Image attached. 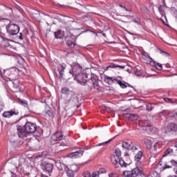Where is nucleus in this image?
I'll list each match as a JSON object with an SVG mask.
<instances>
[{
  "label": "nucleus",
  "mask_w": 177,
  "mask_h": 177,
  "mask_svg": "<svg viewBox=\"0 0 177 177\" xmlns=\"http://www.w3.org/2000/svg\"><path fill=\"white\" fill-rule=\"evenodd\" d=\"M109 177H113V176H111V174H109Z\"/></svg>",
  "instance_id": "6e6d98bb"
},
{
  "label": "nucleus",
  "mask_w": 177,
  "mask_h": 177,
  "mask_svg": "<svg viewBox=\"0 0 177 177\" xmlns=\"http://www.w3.org/2000/svg\"><path fill=\"white\" fill-rule=\"evenodd\" d=\"M8 9H9V10H10V12H12V8H8Z\"/></svg>",
  "instance_id": "8fccbe9b"
},
{
  "label": "nucleus",
  "mask_w": 177,
  "mask_h": 177,
  "mask_svg": "<svg viewBox=\"0 0 177 177\" xmlns=\"http://www.w3.org/2000/svg\"><path fill=\"white\" fill-rule=\"evenodd\" d=\"M143 156V151H139L137 154L135 156V160L139 163L140 160L142 159V156Z\"/></svg>",
  "instance_id": "2eb2a0df"
},
{
  "label": "nucleus",
  "mask_w": 177,
  "mask_h": 177,
  "mask_svg": "<svg viewBox=\"0 0 177 177\" xmlns=\"http://www.w3.org/2000/svg\"><path fill=\"white\" fill-rule=\"evenodd\" d=\"M171 162L172 165H174V167H176V168H177V162L176 161L172 160L171 161Z\"/></svg>",
  "instance_id": "72a5a7b5"
},
{
  "label": "nucleus",
  "mask_w": 177,
  "mask_h": 177,
  "mask_svg": "<svg viewBox=\"0 0 177 177\" xmlns=\"http://www.w3.org/2000/svg\"><path fill=\"white\" fill-rule=\"evenodd\" d=\"M120 158H117V156H115V155H113L111 157V162H113V164H114V165H115L116 167H118V161H119Z\"/></svg>",
  "instance_id": "4468645a"
},
{
  "label": "nucleus",
  "mask_w": 177,
  "mask_h": 177,
  "mask_svg": "<svg viewBox=\"0 0 177 177\" xmlns=\"http://www.w3.org/2000/svg\"><path fill=\"white\" fill-rule=\"evenodd\" d=\"M115 156L118 158H120V157H121V151H120V149H115Z\"/></svg>",
  "instance_id": "b1692460"
},
{
  "label": "nucleus",
  "mask_w": 177,
  "mask_h": 177,
  "mask_svg": "<svg viewBox=\"0 0 177 177\" xmlns=\"http://www.w3.org/2000/svg\"><path fill=\"white\" fill-rule=\"evenodd\" d=\"M121 68H125L124 66H120Z\"/></svg>",
  "instance_id": "5fc2aeb1"
},
{
  "label": "nucleus",
  "mask_w": 177,
  "mask_h": 177,
  "mask_svg": "<svg viewBox=\"0 0 177 177\" xmlns=\"http://www.w3.org/2000/svg\"><path fill=\"white\" fill-rule=\"evenodd\" d=\"M66 64H59L57 70L55 71V75L57 78H59V80H62L63 78V75H64V70H66Z\"/></svg>",
  "instance_id": "423d86ee"
},
{
  "label": "nucleus",
  "mask_w": 177,
  "mask_h": 177,
  "mask_svg": "<svg viewBox=\"0 0 177 177\" xmlns=\"http://www.w3.org/2000/svg\"><path fill=\"white\" fill-rule=\"evenodd\" d=\"M162 168H163V169H168V168H172V167H171L168 165H165Z\"/></svg>",
  "instance_id": "c9c22d12"
},
{
  "label": "nucleus",
  "mask_w": 177,
  "mask_h": 177,
  "mask_svg": "<svg viewBox=\"0 0 177 177\" xmlns=\"http://www.w3.org/2000/svg\"><path fill=\"white\" fill-rule=\"evenodd\" d=\"M131 145H132V142L129 144L127 142H123L122 147H123V149H126V150H130Z\"/></svg>",
  "instance_id": "dca6fc26"
},
{
  "label": "nucleus",
  "mask_w": 177,
  "mask_h": 177,
  "mask_svg": "<svg viewBox=\"0 0 177 177\" xmlns=\"http://www.w3.org/2000/svg\"><path fill=\"white\" fill-rule=\"evenodd\" d=\"M103 37H106V33H102Z\"/></svg>",
  "instance_id": "09e8293b"
},
{
  "label": "nucleus",
  "mask_w": 177,
  "mask_h": 177,
  "mask_svg": "<svg viewBox=\"0 0 177 177\" xmlns=\"http://www.w3.org/2000/svg\"><path fill=\"white\" fill-rule=\"evenodd\" d=\"M126 84L127 85V86H129V88H133V89H134L135 91V88H133V86H132L131 84H128V83H126Z\"/></svg>",
  "instance_id": "37998d69"
},
{
  "label": "nucleus",
  "mask_w": 177,
  "mask_h": 177,
  "mask_svg": "<svg viewBox=\"0 0 177 177\" xmlns=\"http://www.w3.org/2000/svg\"><path fill=\"white\" fill-rule=\"evenodd\" d=\"M77 169V165H72L71 167V169L66 165H61L62 171H65L68 177H74V171H77V169Z\"/></svg>",
  "instance_id": "39448f33"
},
{
  "label": "nucleus",
  "mask_w": 177,
  "mask_h": 177,
  "mask_svg": "<svg viewBox=\"0 0 177 177\" xmlns=\"http://www.w3.org/2000/svg\"><path fill=\"white\" fill-rule=\"evenodd\" d=\"M19 104H21L24 107H28V101L26 100H20Z\"/></svg>",
  "instance_id": "a211bd4d"
},
{
  "label": "nucleus",
  "mask_w": 177,
  "mask_h": 177,
  "mask_svg": "<svg viewBox=\"0 0 177 177\" xmlns=\"http://www.w3.org/2000/svg\"><path fill=\"white\" fill-rule=\"evenodd\" d=\"M147 59L149 62V63H151V61L153 60V59H151V57H150L149 56L147 57Z\"/></svg>",
  "instance_id": "4c0bfd02"
},
{
  "label": "nucleus",
  "mask_w": 177,
  "mask_h": 177,
  "mask_svg": "<svg viewBox=\"0 0 177 177\" xmlns=\"http://www.w3.org/2000/svg\"><path fill=\"white\" fill-rule=\"evenodd\" d=\"M97 172H98L100 175H102V174H106V172H107V170H106V169L104 168H101Z\"/></svg>",
  "instance_id": "bb28decb"
},
{
  "label": "nucleus",
  "mask_w": 177,
  "mask_h": 177,
  "mask_svg": "<svg viewBox=\"0 0 177 177\" xmlns=\"http://www.w3.org/2000/svg\"><path fill=\"white\" fill-rule=\"evenodd\" d=\"M84 156V149H80L75 152H72L68 155L70 158H78V157H82Z\"/></svg>",
  "instance_id": "1a4fd4ad"
},
{
  "label": "nucleus",
  "mask_w": 177,
  "mask_h": 177,
  "mask_svg": "<svg viewBox=\"0 0 177 177\" xmlns=\"http://www.w3.org/2000/svg\"><path fill=\"white\" fill-rule=\"evenodd\" d=\"M174 118H176V120H177V113H174Z\"/></svg>",
  "instance_id": "de8ad7c7"
},
{
  "label": "nucleus",
  "mask_w": 177,
  "mask_h": 177,
  "mask_svg": "<svg viewBox=\"0 0 177 177\" xmlns=\"http://www.w3.org/2000/svg\"><path fill=\"white\" fill-rule=\"evenodd\" d=\"M155 67L157 68V70H162V65L160 63H156Z\"/></svg>",
  "instance_id": "a878e982"
},
{
  "label": "nucleus",
  "mask_w": 177,
  "mask_h": 177,
  "mask_svg": "<svg viewBox=\"0 0 177 177\" xmlns=\"http://www.w3.org/2000/svg\"><path fill=\"white\" fill-rule=\"evenodd\" d=\"M143 122H140V125L143 127H149L148 124H142Z\"/></svg>",
  "instance_id": "79ce46f5"
},
{
  "label": "nucleus",
  "mask_w": 177,
  "mask_h": 177,
  "mask_svg": "<svg viewBox=\"0 0 177 177\" xmlns=\"http://www.w3.org/2000/svg\"><path fill=\"white\" fill-rule=\"evenodd\" d=\"M159 12L162 16H165V12H164V11L159 9Z\"/></svg>",
  "instance_id": "58836bf2"
},
{
  "label": "nucleus",
  "mask_w": 177,
  "mask_h": 177,
  "mask_svg": "<svg viewBox=\"0 0 177 177\" xmlns=\"http://www.w3.org/2000/svg\"><path fill=\"white\" fill-rule=\"evenodd\" d=\"M17 131L19 138L24 139V138H27V135L29 133H34V132L37 131V124L28 122L24 127L19 126L17 128Z\"/></svg>",
  "instance_id": "f03ea898"
},
{
  "label": "nucleus",
  "mask_w": 177,
  "mask_h": 177,
  "mask_svg": "<svg viewBox=\"0 0 177 177\" xmlns=\"http://www.w3.org/2000/svg\"><path fill=\"white\" fill-rule=\"evenodd\" d=\"M100 176V174H99V172L97 171H94L92 174V176L91 177H99Z\"/></svg>",
  "instance_id": "2f4dec72"
},
{
  "label": "nucleus",
  "mask_w": 177,
  "mask_h": 177,
  "mask_svg": "<svg viewBox=\"0 0 177 177\" xmlns=\"http://www.w3.org/2000/svg\"><path fill=\"white\" fill-rule=\"evenodd\" d=\"M64 135L63 133L58 131L56 132L53 136L52 140L54 141L64 140Z\"/></svg>",
  "instance_id": "9d476101"
},
{
  "label": "nucleus",
  "mask_w": 177,
  "mask_h": 177,
  "mask_svg": "<svg viewBox=\"0 0 177 177\" xmlns=\"http://www.w3.org/2000/svg\"><path fill=\"white\" fill-rule=\"evenodd\" d=\"M171 131H173L174 132H177V124L171 123L166 127L162 129V132H164L165 133H169V132H171Z\"/></svg>",
  "instance_id": "6e6552de"
},
{
  "label": "nucleus",
  "mask_w": 177,
  "mask_h": 177,
  "mask_svg": "<svg viewBox=\"0 0 177 177\" xmlns=\"http://www.w3.org/2000/svg\"><path fill=\"white\" fill-rule=\"evenodd\" d=\"M164 100L165 102H167V103H169V102H171V99H169V98H164Z\"/></svg>",
  "instance_id": "a19ab883"
},
{
  "label": "nucleus",
  "mask_w": 177,
  "mask_h": 177,
  "mask_svg": "<svg viewBox=\"0 0 177 177\" xmlns=\"http://www.w3.org/2000/svg\"><path fill=\"white\" fill-rule=\"evenodd\" d=\"M62 93L64 95H67L68 93H70V89L68 88L65 87L62 88Z\"/></svg>",
  "instance_id": "412c9836"
},
{
  "label": "nucleus",
  "mask_w": 177,
  "mask_h": 177,
  "mask_svg": "<svg viewBox=\"0 0 177 177\" xmlns=\"http://www.w3.org/2000/svg\"><path fill=\"white\" fill-rule=\"evenodd\" d=\"M41 177H48V176L42 175Z\"/></svg>",
  "instance_id": "864d4df0"
},
{
  "label": "nucleus",
  "mask_w": 177,
  "mask_h": 177,
  "mask_svg": "<svg viewBox=\"0 0 177 177\" xmlns=\"http://www.w3.org/2000/svg\"><path fill=\"white\" fill-rule=\"evenodd\" d=\"M6 31L10 35H16L20 31V27L15 24H8L6 26Z\"/></svg>",
  "instance_id": "20e7f679"
},
{
  "label": "nucleus",
  "mask_w": 177,
  "mask_h": 177,
  "mask_svg": "<svg viewBox=\"0 0 177 177\" xmlns=\"http://www.w3.org/2000/svg\"><path fill=\"white\" fill-rule=\"evenodd\" d=\"M124 156H128V153H124Z\"/></svg>",
  "instance_id": "4d7b16f0"
},
{
  "label": "nucleus",
  "mask_w": 177,
  "mask_h": 177,
  "mask_svg": "<svg viewBox=\"0 0 177 177\" xmlns=\"http://www.w3.org/2000/svg\"><path fill=\"white\" fill-rule=\"evenodd\" d=\"M82 71V66L78 63H73L72 64V70L69 71V74L72 75V77H75L77 82L80 85L86 86V89L91 92L92 89H96V91H100V86L99 85V79L95 74H91V78L88 80V75L81 73Z\"/></svg>",
  "instance_id": "f257e3e1"
},
{
  "label": "nucleus",
  "mask_w": 177,
  "mask_h": 177,
  "mask_svg": "<svg viewBox=\"0 0 177 177\" xmlns=\"http://www.w3.org/2000/svg\"><path fill=\"white\" fill-rule=\"evenodd\" d=\"M83 177H92V175H91V173L89 171H84L82 173Z\"/></svg>",
  "instance_id": "393cba45"
},
{
  "label": "nucleus",
  "mask_w": 177,
  "mask_h": 177,
  "mask_svg": "<svg viewBox=\"0 0 177 177\" xmlns=\"http://www.w3.org/2000/svg\"><path fill=\"white\" fill-rule=\"evenodd\" d=\"M3 110V104L0 102V111H2Z\"/></svg>",
  "instance_id": "e433bc0d"
},
{
  "label": "nucleus",
  "mask_w": 177,
  "mask_h": 177,
  "mask_svg": "<svg viewBox=\"0 0 177 177\" xmlns=\"http://www.w3.org/2000/svg\"><path fill=\"white\" fill-rule=\"evenodd\" d=\"M123 176L124 177H146V175L143 174L142 167L137 166V167L132 170H126L123 171Z\"/></svg>",
  "instance_id": "7ed1b4c3"
},
{
  "label": "nucleus",
  "mask_w": 177,
  "mask_h": 177,
  "mask_svg": "<svg viewBox=\"0 0 177 177\" xmlns=\"http://www.w3.org/2000/svg\"><path fill=\"white\" fill-rule=\"evenodd\" d=\"M118 164H120V167H127L128 163L125 162V161L122 158H119Z\"/></svg>",
  "instance_id": "6ab92c4d"
},
{
  "label": "nucleus",
  "mask_w": 177,
  "mask_h": 177,
  "mask_svg": "<svg viewBox=\"0 0 177 177\" xmlns=\"http://www.w3.org/2000/svg\"><path fill=\"white\" fill-rule=\"evenodd\" d=\"M116 82L117 84H118V85H120V88H122V89H125L128 86H127V83H124L121 80H117Z\"/></svg>",
  "instance_id": "f3484780"
},
{
  "label": "nucleus",
  "mask_w": 177,
  "mask_h": 177,
  "mask_svg": "<svg viewBox=\"0 0 177 177\" xmlns=\"http://www.w3.org/2000/svg\"><path fill=\"white\" fill-rule=\"evenodd\" d=\"M12 115H19V111H6L3 113V117L5 118H10Z\"/></svg>",
  "instance_id": "9b49d317"
},
{
  "label": "nucleus",
  "mask_w": 177,
  "mask_h": 177,
  "mask_svg": "<svg viewBox=\"0 0 177 177\" xmlns=\"http://www.w3.org/2000/svg\"><path fill=\"white\" fill-rule=\"evenodd\" d=\"M134 23H136V24H138V26L140 24V19L139 18H135L133 19Z\"/></svg>",
  "instance_id": "7c9ffc66"
},
{
  "label": "nucleus",
  "mask_w": 177,
  "mask_h": 177,
  "mask_svg": "<svg viewBox=\"0 0 177 177\" xmlns=\"http://www.w3.org/2000/svg\"><path fill=\"white\" fill-rule=\"evenodd\" d=\"M104 109H105V110H107V109H109V107L104 106Z\"/></svg>",
  "instance_id": "3c124183"
},
{
  "label": "nucleus",
  "mask_w": 177,
  "mask_h": 177,
  "mask_svg": "<svg viewBox=\"0 0 177 177\" xmlns=\"http://www.w3.org/2000/svg\"><path fill=\"white\" fill-rule=\"evenodd\" d=\"M130 150H132L133 151H138V145H136L133 142H131V146L130 147Z\"/></svg>",
  "instance_id": "aec40b11"
},
{
  "label": "nucleus",
  "mask_w": 177,
  "mask_h": 177,
  "mask_svg": "<svg viewBox=\"0 0 177 177\" xmlns=\"http://www.w3.org/2000/svg\"><path fill=\"white\" fill-rule=\"evenodd\" d=\"M141 142L144 143L145 146H148L149 147H151V139L150 138H142Z\"/></svg>",
  "instance_id": "ddd939ff"
},
{
  "label": "nucleus",
  "mask_w": 177,
  "mask_h": 177,
  "mask_svg": "<svg viewBox=\"0 0 177 177\" xmlns=\"http://www.w3.org/2000/svg\"><path fill=\"white\" fill-rule=\"evenodd\" d=\"M159 52L160 55H162V56H169V54L162 50H159Z\"/></svg>",
  "instance_id": "c85d7f7f"
},
{
  "label": "nucleus",
  "mask_w": 177,
  "mask_h": 177,
  "mask_svg": "<svg viewBox=\"0 0 177 177\" xmlns=\"http://www.w3.org/2000/svg\"><path fill=\"white\" fill-rule=\"evenodd\" d=\"M163 113H165V111H163L161 112L160 114H163Z\"/></svg>",
  "instance_id": "603ef678"
},
{
  "label": "nucleus",
  "mask_w": 177,
  "mask_h": 177,
  "mask_svg": "<svg viewBox=\"0 0 177 177\" xmlns=\"http://www.w3.org/2000/svg\"><path fill=\"white\" fill-rule=\"evenodd\" d=\"M172 151H174V150L172 149H167L164 155L162 156V157H167V156H168V154H171V153H172Z\"/></svg>",
  "instance_id": "4be33fe9"
},
{
  "label": "nucleus",
  "mask_w": 177,
  "mask_h": 177,
  "mask_svg": "<svg viewBox=\"0 0 177 177\" xmlns=\"http://www.w3.org/2000/svg\"><path fill=\"white\" fill-rule=\"evenodd\" d=\"M120 8H123V9H124V10H126V12H128V9H127V8H125V6H122V5L120 6Z\"/></svg>",
  "instance_id": "c03bdc74"
},
{
  "label": "nucleus",
  "mask_w": 177,
  "mask_h": 177,
  "mask_svg": "<svg viewBox=\"0 0 177 177\" xmlns=\"http://www.w3.org/2000/svg\"><path fill=\"white\" fill-rule=\"evenodd\" d=\"M126 115H129V118H135L136 117L135 114L129 115V113H126Z\"/></svg>",
  "instance_id": "f704fd0d"
},
{
  "label": "nucleus",
  "mask_w": 177,
  "mask_h": 177,
  "mask_svg": "<svg viewBox=\"0 0 177 177\" xmlns=\"http://www.w3.org/2000/svg\"><path fill=\"white\" fill-rule=\"evenodd\" d=\"M19 38L21 41H22L23 39V33H19Z\"/></svg>",
  "instance_id": "ea45409f"
},
{
  "label": "nucleus",
  "mask_w": 177,
  "mask_h": 177,
  "mask_svg": "<svg viewBox=\"0 0 177 177\" xmlns=\"http://www.w3.org/2000/svg\"><path fill=\"white\" fill-rule=\"evenodd\" d=\"M110 142H111V140H109L108 141H106V142H102V143H100L98 144L97 146H104V145H107V143H110Z\"/></svg>",
  "instance_id": "c756f323"
},
{
  "label": "nucleus",
  "mask_w": 177,
  "mask_h": 177,
  "mask_svg": "<svg viewBox=\"0 0 177 177\" xmlns=\"http://www.w3.org/2000/svg\"><path fill=\"white\" fill-rule=\"evenodd\" d=\"M153 109L154 107H153V104H147V110H148V111H151Z\"/></svg>",
  "instance_id": "cd10ccee"
},
{
  "label": "nucleus",
  "mask_w": 177,
  "mask_h": 177,
  "mask_svg": "<svg viewBox=\"0 0 177 177\" xmlns=\"http://www.w3.org/2000/svg\"><path fill=\"white\" fill-rule=\"evenodd\" d=\"M46 114H48L49 117H52V115H53V113L50 111H47Z\"/></svg>",
  "instance_id": "473e14b6"
},
{
  "label": "nucleus",
  "mask_w": 177,
  "mask_h": 177,
  "mask_svg": "<svg viewBox=\"0 0 177 177\" xmlns=\"http://www.w3.org/2000/svg\"><path fill=\"white\" fill-rule=\"evenodd\" d=\"M174 172L177 175V167L174 169Z\"/></svg>",
  "instance_id": "a18cd8bd"
},
{
  "label": "nucleus",
  "mask_w": 177,
  "mask_h": 177,
  "mask_svg": "<svg viewBox=\"0 0 177 177\" xmlns=\"http://www.w3.org/2000/svg\"><path fill=\"white\" fill-rule=\"evenodd\" d=\"M41 168L44 172H47V174H52L53 171V165L48 162H43L41 164Z\"/></svg>",
  "instance_id": "0eeeda50"
},
{
  "label": "nucleus",
  "mask_w": 177,
  "mask_h": 177,
  "mask_svg": "<svg viewBox=\"0 0 177 177\" xmlns=\"http://www.w3.org/2000/svg\"><path fill=\"white\" fill-rule=\"evenodd\" d=\"M66 45L69 46V48H74V46H75V44L71 41H67Z\"/></svg>",
  "instance_id": "5701e85b"
},
{
  "label": "nucleus",
  "mask_w": 177,
  "mask_h": 177,
  "mask_svg": "<svg viewBox=\"0 0 177 177\" xmlns=\"http://www.w3.org/2000/svg\"><path fill=\"white\" fill-rule=\"evenodd\" d=\"M154 150H157V143L153 145Z\"/></svg>",
  "instance_id": "49530a36"
},
{
  "label": "nucleus",
  "mask_w": 177,
  "mask_h": 177,
  "mask_svg": "<svg viewBox=\"0 0 177 177\" xmlns=\"http://www.w3.org/2000/svg\"><path fill=\"white\" fill-rule=\"evenodd\" d=\"M104 81L105 82H106V84H109V85H111L113 82H117V78L106 76L104 78Z\"/></svg>",
  "instance_id": "f8f14e48"
}]
</instances>
